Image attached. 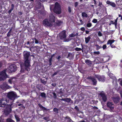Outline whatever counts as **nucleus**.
<instances>
[{
	"instance_id": "nucleus-1",
	"label": "nucleus",
	"mask_w": 122,
	"mask_h": 122,
	"mask_svg": "<svg viewBox=\"0 0 122 122\" xmlns=\"http://www.w3.org/2000/svg\"><path fill=\"white\" fill-rule=\"evenodd\" d=\"M49 19H46L44 20L43 24L45 26H52L55 25V18L53 14H50L49 15Z\"/></svg>"
},
{
	"instance_id": "nucleus-2",
	"label": "nucleus",
	"mask_w": 122,
	"mask_h": 122,
	"mask_svg": "<svg viewBox=\"0 0 122 122\" xmlns=\"http://www.w3.org/2000/svg\"><path fill=\"white\" fill-rule=\"evenodd\" d=\"M30 52L27 51H24L23 52V55L24 59L25 66V68L27 71L30 70V69L29 67L30 66V60L29 58L30 56Z\"/></svg>"
},
{
	"instance_id": "nucleus-3",
	"label": "nucleus",
	"mask_w": 122,
	"mask_h": 122,
	"mask_svg": "<svg viewBox=\"0 0 122 122\" xmlns=\"http://www.w3.org/2000/svg\"><path fill=\"white\" fill-rule=\"evenodd\" d=\"M7 96L10 100L14 101L15 98L17 97V95L15 92L11 91L10 92L8 93Z\"/></svg>"
},
{
	"instance_id": "nucleus-4",
	"label": "nucleus",
	"mask_w": 122,
	"mask_h": 122,
	"mask_svg": "<svg viewBox=\"0 0 122 122\" xmlns=\"http://www.w3.org/2000/svg\"><path fill=\"white\" fill-rule=\"evenodd\" d=\"M53 10L54 12L56 14H60L61 13V9L60 5L58 3H55Z\"/></svg>"
},
{
	"instance_id": "nucleus-5",
	"label": "nucleus",
	"mask_w": 122,
	"mask_h": 122,
	"mask_svg": "<svg viewBox=\"0 0 122 122\" xmlns=\"http://www.w3.org/2000/svg\"><path fill=\"white\" fill-rule=\"evenodd\" d=\"M8 77L5 73V71L4 70L0 73V80L3 81L7 78Z\"/></svg>"
},
{
	"instance_id": "nucleus-6",
	"label": "nucleus",
	"mask_w": 122,
	"mask_h": 122,
	"mask_svg": "<svg viewBox=\"0 0 122 122\" xmlns=\"http://www.w3.org/2000/svg\"><path fill=\"white\" fill-rule=\"evenodd\" d=\"M16 66L14 64H12L10 66L8 69V71L10 72H12L16 71ZM7 70H8L7 69Z\"/></svg>"
},
{
	"instance_id": "nucleus-7",
	"label": "nucleus",
	"mask_w": 122,
	"mask_h": 122,
	"mask_svg": "<svg viewBox=\"0 0 122 122\" xmlns=\"http://www.w3.org/2000/svg\"><path fill=\"white\" fill-rule=\"evenodd\" d=\"M99 95L104 102H105L107 100V97L105 95L104 93L102 92L99 93Z\"/></svg>"
},
{
	"instance_id": "nucleus-8",
	"label": "nucleus",
	"mask_w": 122,
	"mask_h": 122,
	"mask_svg": "<svg viewBox=\"0 0 122 122\" xmlns=\"http://www.w3.org/2000/svg\"><path fill=\"white\" fill-rule=\"evenodd\" d=\"M95 76L99 81L102 82L104 81L105 80V78L103 76H101L99 75H96Z\"/></svg>"
},
{
	"instance_id": "nucleus-9",
	"label": "nucleus",
	"mask_w": 122,
	"mask_h": 122,
	"mask_svg": "<svg viewBox=\"0 0 122 122\" xmlns=\"http://www.w3.org/2000/svg\"><path fill=\"white\" fill-rule=\"evenodd\" d=\"M0 87L2 89L5 90L6 89L10 88V86L7 85L6 83H3L0 86Z\"/></svg>"
},
{
	"instance_id": "nucleus-10",
	"label": "nucleus",
	"mask_w": 122,
	"mask_h": 122,
	"mask_svg": "<svg viewBox=\"0 0 122 122\" xmlns=\"http://www.w3.org/2000/svg\"><path fill=\"white\" fill-rule=\"evenodd\" d=\"M12 111L11 108V107H6L4 110V113L7 116Z\"/></svg>"
},
{
	"instance_id": "nucleus-11",
	"label": "nucleus",
	"mask_w": 122,
	"mask_h": 122,
	"mask_svg": "<svg viewBox=\"0 0 122 122\" xmlns=\"http://www.w3.org/2000/svg\"><path fill=\"white\" fill-rule=\"evenodd\" d=\"M66 31H63L60 34V37L61 39H65L66 37Z\"/></svg>"
},
{
	"instance_id": "nucleus-12",
	"label": "nucleus",
	"mask_w": 122,
	"mask_h": 122,
	"mask_svg": "<svg viewBox=\"0 0 122 122\" xmlns=\"http://www.w3.org/2000/svg\"><path fill=\"white\" fill-rule=\"evenodd\" d=\"M7 102L6 98H3L0 101V107L1 105H4L6 104Z\"/></svg>"
},
{
	"instance_id": "nucleus-13",
	"label": "nucleus",
	"mask_w": 122,
	"mask_h": 122,
	"mask_svg": "<svg viewBox=\"0 0 122 122\" xmlns=\"http://www.w3.org/2000/svg\"><path fill=\"white\" fill-rule=\"evenodd\" d=\"M60 100L61 101H63L68 102H70L71 103L73 102V101L70 98H66L64 99L62 98Z\"/></svg>"
},
{
	"instance_id": "nucleus-14",
	"label": "nucleus",
	"mask_w": 122,
	"mask_h": 122,
	"mask_svg": "<svg viewBox=\"0 0 122 122\" xmlns=\"http://www.w3.org/2000/svg\"><path fill=\"white\" fill-rule=\"evenodd\" d=\"M106 3L107 4L110 5L113 7H115L116 6V5L114 3L111 2L109 1H107Z\"/></svg>"
},
{
	"instance_id": "nucleus-15",
	"label": "nucleus",
	"mask_w": 122,
	"mask_h": 122,
	"mask_svg": "<svg viewBox=\"0 0 122 122\" xmlns=\"http://www.w3.org/2000/svg\"><path fill=\"white\" fill-rule=\"evenodd\" d=\"M87 78L88 79H90L92 81L94 85H95L96 84L97 81L94 78L92 77H88Z\"/></svg>"
},
{
	"instance_id": "nucleus-16",
	"label": "nucleus",
	"mask_w": 122,
	"mask_h": 122,
	"mask_svg": "<svg viewBox=\"0 0 122 122\" xmlns=\"http://www.w3.org/2000/svg\"><path fill=\"white\" fill-rule=\"evenodd\" d=\"M112 99L115 103H117L119 101V97H112Z\"/></svg>"
},
{
	"instance_id": "nucleus-17",
	"label": "nucleus",
	"mask_w": 122,
	"mask_h": 122,
	"mask_svg": "<svg viewBox=\"0 0 122 122\" xmlns=\"http://www.w3.org/2000/svg\"><path fill=\"white\" fill-rule=\"evenodd\" d=\"M107 105V107H112L114 106L113 103L110 101L108 102Z\"/></svg>"
},
{
	"instance_id": "nucleus-18",
	"label": "nucleus",
	"mask_w": 122,
	"mask_h": 122,
	"mask_svg": "<svg viewBox=\"0 0 122 122\" xmlns=\"http://www.w3.org/2000/svg\"><path fill=\"white\" fill-rule=\"evenodd\" d=\"M104 108V109L105 110H110V112L113 111L114 110V107H107V108L106 107H103Z\"/></svg>"
},
{
	"instance_id": "nucleus-19",
	"label": "nucleus",
	"mask_w": 122,
	"mask_h": 122,
	"mask_svg": "<svg viewBox=\"0 0 122 122\" xmlns=\"http://www.w3.org/2000/svg\"><path fill=\"white\" fill-rule=\"evenodd\" d=\"M115 41L114 40H109L107 42V45L110 44V45H112V44Z\"/></svg>"
},
{
	"instance_id": "nucleus-20",
	"label": "nucleus",
	"mask_w": 122,
	"mask_h": 122,
	"mask_svg": "<svg viewBox=\"0 0 122 122\" xmlns=\"http://www.w3.org/2000/svg\"><path fill=\"white\" fill-rule=\"evenodd\" d=\"M15 79L14 78H11L9 79L8 81L10 83H14L15 81Z\"/></svg>"
},
{
	"instance_id": "nucleus-21",
	"label": "nucleus",
	"mask_w": 122,
	"mask_h": 122,
	"mask_svg": "<svg viewBox=\"0 0 122 122\" xmlns=\"http://www.w3.org/2000/svg\"><path fill=\"white\" fill-rule=\"evenodd\" d=\"M91 38V37L89 36L87 37H85V39L86 43H88L90 41Z\"/></svg>"
},
{
	"instance_id": "nucleus-22",
	"label": "nucleus",
	"mask_w": 122,
	"mask_h": 122,
	"mask_svg": "<svg viewBox=\"0 0 122 122\" xmlns=\"http://www.w3.org/2000/svg\"><path fill=\"white\" fill-rule=\"evenodd\" d=\"M56 25L58 26H60L62 23V22L60 21H57L56 22Z\"/></svg>"
},
{
	"instance_id": "nucleus-23",
	"label": "nucleus",
	"mask_w": 122,
	"mask_h": 122,
	"mask_svg": "<svg viewBox=\"0 0 122 122\" xmlns=\"http://www.w3.org/2000/svg\"><path fill=\"white\" fill-rule=\"evenodd\" d=\"M82 16L83 17H86L87 16V14L85 12H83L82 13Z\"/></svg>"
},
{
	"instance_id": "nucleus-24",
	"label": "nucleus",
	"mask_w": 122,
	"mask_h": 122,
	"mask_svg": "<svg viewBox=\"0 0 122 122\" xmlns=\"http://www.w3.org/2000/svg\"><path fill=\"white\" fill-rule=\"evenodd\" d=\"M85 62L87 64H92V62L88 60H86Z\"/></svg>"
},
{
	"instance_id": "nucleus-25",
	"label": "nucleus",
	"mask_w": 122,
	"mask_h": 122,
	"mask_svg": "<svg viewBox=\"0 0 122 122\" xmlns=\"http://www.w3.org/2000/svg\"><path fill=\"white\" fill-rule=\"evenodd\" d=\"M6 122H15L10 118H8L7 119Z\"/></svg>"
},
{
	"instance_id": "nucleus-26",
	"label": "nucleus",
	"mask_w": 122,
	"mask_h": 122,
	"mask_svg": "<svg viewBox=\"0 0 122 122\" xmlns=\"http://www.w3.org/2000/svg\"><path fill=\"white\" fill-rule=\"evenodd\" d=\"M59 110V109H58L55 108L54 109L53 111H54L56 113H57L58 112V111Z\"/></svg>"
},
{
	"instance_id": "nucleus-27",
	"label": "nucleus",
	"mask_w": 122,
	"mask_h": 122,
	"mask_svg": "<svg viewBox=\"0 0 122 122\" xmlns=\"http://www.w3.org/2000/svg\"><path fill=\"white\" fill-rule=\"evenodd\" d=\"M96 49L97 50H99L100 48H102V47L101 46H99L98 45H96Z\"/></svg>"
},
{
	"instance_id": "nucleus-28",
	"label": "nucleus",
	"mask_w": 122,
	"mask_h": 122,
	"mask_svg": "<svg viewBox=\"0 0 122 122\" xmlns=\"http://www.w3.org/2000/svg\"><path fill=\"white\" fill-rule=\"evenodd\" d=\"M118 82H119L120 85L122 86V79H119L118 80Z\"/></svg>"
},
{
	"instance_id": "nucleus-29",
	"label": "nucleus",
	"mask_w": 122,
	"mask_h": 122,
	"mask_svg": "<svg viewBox=\"0 0 122 122\" xmlns=\"http://www.w3.org/2000/svg\"><path fill=\"white\" fill-rule=\"evenodd\" d=\"M75 36V34L73 33L70 34L69 35V37H74Z\"/></svg>"
},
{
	"instance_id": "nucleus-30",
	"label": "nucleus",
	"mask_w": 122,
	"mask_h": 122,
	"mask_svg": "<svg viewBox=\"0 0 122 122\" xmlns=\"http://www.w3.org/2000/svg\"><path fill=\"white\" fill-rule=\"evenodd\" d=\"M15 117L17 121H20V119L19 117L16 115H15Z\"/></svg>"
},
{
	"instance_id": "nucleus-31",
	"label": "nucleus",
	"mask_w": 122,
	"mask_h": 122,
	"mask_svg": "<svg viewBox=\"0 0 122 122\" xmlns=\"http://www.w3.org/2000/svg\"><path fill=\"white\" fill-rule=\"evenodd\" d=\"M41 96L43 97H46V94L44 93H42L41 94Z\"/></svg>"
},
{
	"instance_id": "nucleus-32",
	"label": "nucleus",
	"mask_w": 122,
	"mask_h": 122,
	"mask_svg": "<svg viewBox=\"0 0 122 122\" xmlns=\"http://www.w3.org/2000/svg\"><path fill=\"white\" fill-rule=\"evenodd\" d=\"M92 22L93 23H96L97 22V20L96 19H94L93 20Z\"/></svg>"
},
{
	"instance_id": "nucleus-33",
	"label": "nucleus",
	"mask_w": 122,
	"mask_h": 122,
	"mask_svg": "<svg viewBox=\"0 0 122 122\" xmlns=\"http://www.w3.org/2000/svg\"><path fill=\"white\" fill-rule=\"evenodd\" d=\"M92 25V24L91 23H88L87 24V26L88 27H91Z\"/></svg>"
},
{
	"instance_id": "nucleus-34",
	"label": "nucleus",
	"mask_w": 122,
	"mask_h": 122,
	"mask_svg": "<svg viewBox=\"0 0 122 122\" xmlns=\"http://www.w3.org/2000/svg\"><path fill=\"white\" fill-rule=\"evenodd\" d=\"M75 50L77 51H80L81 50V49L80 48L76 47L75 48Z\"/></svg>"
},
{
	"instance_id": "nucleus-35",
	"label": "nucleus",
	"mask_w": 122,
	"mask_h": 122,
	"mask_svg": "<svg viewBox=\"0 0 122 122\" xmlns=\"http://www.w3.org/2000/svg\"><path fill=\"white\" fill-rule=\"evenodd\" d=\"M117 19L118 18H117V19L115 20V22H114V24L115 26H116L117 25Z\"/></svg>"
},
{
	"instance_id": "nucleus-36",
	"label": "nucleus",
	"mask_w": 122,
	"mask_h": 122,
	"mask_svg": "<svg viewBox=\"0 0 122 122\" xmlns=\"http://www.w3.org/2000/svg\"><path fill=\"white\" fill-rule=\"evenodd\" d=\"M100 53L99 51L94 52L93 53L95 54L98 55Z\"/></svg>"
},
{
	"instance_id": "nucleus-37",
	"label": "nucleus",
	"mask_w": 122,
	"mask_h": 122,
	"mask_svg": "<svg viewBox=\"0 0 122 122\" xmlns=\"http://www.w3.org/2000/svg\"><path fill=\"white\" fill-rule=\"evenodd\" d=\"M113 75V74L112 73H111L109 74V76L110 77V78H111L114 79L115 78V77L114 76H112V75Z\"/></svg>"
},
{
	"instance_id": "nucleus-38",
	"label": "nucleus",
	"mask_w": 122,
	"mask_h": 122,
	"mask_svg": "<svg viewBox=\"0 0 122 122\" xmlns=\"http://www.w3.org/2000/svg\"><path fill=\"white\" fill-rule=\"evenodd\" d=\"M102 48L103 50L107 48V46L106 45H104L102 46Z\"/></svg>"
},
{
	"instance_id": "nucleus-39",
	"label": "nucleus",
	"mask_w": 122,
	"mask_h": 122,
	"mask_svg": "<svg viewBox=\"0 0 122 122\" xmlns=\"http://www.w3.org/2000/svg\"><path fill=\"white\" fill-rule=\"evenodd\" d=\"M98 35L99 36H101L102 35V34L100 31H99L98 32Z\"/></svg>"
},
{
	"instance_id": "nucleus-40",
	"label": "nucleus",
	"mask_w": 122,
	"mask_h": 122,
	"mask_svg": "<svg viewBox=\"0 0 122 122\" xmlns=\"http://www.w3.org/2000/svg\"><path fill=\"white\" fill-rule=\"evenodd\" d=\"M102 2H99V6L100 7H102Z\"/></svg>"
},
{
	"instance_id": "nucleus-41",
	"label": "nucleus",
	"mask_w": 122,
	"mask_h": 122,
	"mask_svg": "<svg viewBox=\"0 0 122 122\" xmlns=\"http://www.w3.org/2000/svg\"><path fill=\"white\" fill-rule=\"evenodd\" d=\"M54 7V6L53 5H51L50 6V9L51 11L52 10H53V7Z\"/></svg>"
},
{
	"instance_id": "nucleus-42",
	"label": "nucleus",
	"mask_w": 122,
	"mask_h": 122,
	"mask_svg": "<svg viewBox=\"0 0 122 122\" xmlns=\"http://www.w3.org/2000/svg\"><path fill=\"white\" fill-rule=\"evenodd\" d=\"M78 2H76L75 3V7H76L78 5Z\"/></svg>"
},
{
	"instance_id": "nucleus-43",
	"label": "nucleus",
	"mask_w": 122,
	"mask_h": 122,
	"mask_svg": "<svg viewBox=\"0 0 122 122\" xmlns=\"http://www.w3.org/2000/svg\"><path fill=\"white\" fill-rule=\"evenodd\" d=\"M41 81L42 83H44V84H45L46 83V81H44L43 80H41Z\"/></svg>"
},
{
	"instance_id": "nucleus-44",
	"label": "nucleus",
	"mask_w": 122,
	"mask_h": 122,
	"mask_svg": "<svg viewBox=\"0 0 122 122\" xmlns=\"http://www.w3.org/2000/svg\"><path fill=\"white\" fill-rule=\"evenodd\" d=\"M35 43L36 44H37L38 43V40H36V39H35Z\"/></svg>"
},
{
	"instance_id": "nucleus-45",
	"label": "nucleus",
	"mask_w": 122,
	"mask_h": 122,
	"mask_svg": "<svg viewBox=\"0 0 122 122\" xmlns=\"http://www.w3.org/2000/svg\"><path fill=\"white\" fill-rule=\"evenodd\" d=\"M68 11H69V12H71V8L70 7H68Z\"/></svg>"
},
{
	"instance_id": "nucleus-46",
	"label": "nucleus",
	"mask_w": 122,
	"mask_h": 122,
	"mask_svg": "<svg viewBox=\"0 0 122 122\" xmlns=\"http://www.w3.org/2000/svg\"><path fill=\"white\" fill-rule=\"evenodd\" d=\"M13 8H13V7L12 8H11V9L10 10H9V13H10L12 11L13 9Z\"/></svg>"
},
{
	"instance_id": "nucleus-47",
	"label": "nucleus",
	"mask_w": 122,
	"mask_h": 122,
	"mask_svg": "<svg viewBox=\"0 0 122 122\" xmlns=\"http://www.w3.org/2000/svg\"><path fill=\"white\" fill-rule=\"evenodd\" d=\"M110 46H111V47L112 48H114L115 47V46L113 45H111Z\"/></svg>"
},
{
	"instance_id": "nucleus-48",
	"label": "nucleus",
	"mask_w": 122,
	"mask_h": 122,
	"mask_svg": "<svg viewBox=\"0 0 122 122\" xmlns=\"http://www.w3.org/2000/svg\"><path fill=\"white\" fill-rule=\"evenodd\" d=\"M81 30L82 31H84L85 30V29L84 27H82L81 28Z\"/></svg>"
},
{
	"instance_id": "nucleus-49",
	"label": "nucleus",
	"mask_w": 122,
	"mask_h": 122,
	"mask_svg": "<svg viewBox=\"0 0 122 122\" xmlns=\"http://www.w3.org/2000/svg\"><path fill=\"white\" fill-rule=\"evenodd\" d=\"M48 118L47 117H44L43 119L45 120H47L48 119Z\"/></svg>"
},
{
	"instance_id": "nucleus-50",
	"label": "nucleus",
	"mask_w": 122,
	"mask_h": 122,
	"mask_svg": "<svg viewBox=\"0 0 122 122\" xmlns=\"http://www.w3.org/2000/svg\"><path fill=\"white\" fill-rule=\"evenodd\" d=\"M17 105L19 106H21L23 107L22 104H18Z\"/></svg>"
},
{
	"instance_id": "nucleus-51",
	"label": "nucleus",
	"mask_w": 122,
	"mask_h": 122,
	"mask_svg": "<svg viewBox=\"0 0 122 122\" xmlns=\"http://www.w3.org/2000/svg\"><path fill=\"white\" fill-rule=\"evenodd\" d=\"M70 40V39H68L65 41L68 42Z\"/></svg>"
},
{
	"instance_id": "nucleus-52",
	"label": "nucleus",
	"mask_w": 122,
	"mask_h": 122,
	"mask_svg": "<svg viewBox=\"0 0 122 122\" xmlns=\"http://www.w3.org/2000/svg\"><path fill=\"white\" fill-rule=\"evenodd\" d=\"M53 94L54 96V97H56V94L54 93H53Z\"/></svg>"
},
{
	"instance_id": "nucleus-53",
	"label": "nucleus",
	"mask_w": 122,
	"mask_h": 122,
	"mask_svg": "<svg viewBox=\"0 0 122 122\" xmlns=\"http://www.w3.org/2000/svg\"><path fill=\"white\" fill-rule=\"evenodd\" d=\"M75 108L77 111L79 110V109L78 108V107H75Z\"/></svg>"
},
{
	"instance_id": "nucleus-54",
	"label": "nucleus",
	"mask_w": 122,
	"mask_h": 122,
	"mask_svg": "<svg viewBox=\"0 0 122 122\" xmlns=\"http://www.w3.org/2000/svg\"><path fill=\"white\" fill-rule=\"evenodd\" d=\"M80 21L81 22V24H83V21H82V20H80Z\"/></svg>"
},
{
	"instance_id": "nucleus-55",
	"label": "nucleus",
	"mask_w": 122,
	"mask_h": 122,
	"mask_svg": "<svg viewBox=\"0 0 122 122\" xmlns=\"http://www.w3.org/2000/svg\"><path fill=\"white\" fill-rule=\"evenodd\" d=\"M89 31H86V33L87 34H88L89 33Z\"/></svg>"
},
{
	"instance_id": "nucleus-56",
	"label": "nucleus",
	"mask_w": 122,
	"mask_h": 122,
	"mask_svg": "<svg viewBox=\"0 0 122 122\" xmlns=\"http://www.w3.org/2000/svg\"><path fill=\"white\" fill-rule=\"evenodd\" d=\"M19 14L21 15H22V13L21 12H19Z\"/></svg>"
},
{
	"instance_id": "nucleus-57",
	"label": "nucleus",
	"mask_w": 122,
	"mask_h": 122,
	"mask_svg": "<svg viewBox=\"0 0 122 122\" xmlns=\"http://www.w3.org/2000/svg\"><path fill=\"white\" fill-rule=\"evenodd\" d=\"M93 0L94 2V3L95 4V5L96 4L97 2H96V1L95 0Z\"/></svg>"
},
{
	"instance_id": "nucleus-58",
	"label": "nucleus",
	"mask_w": 122,
	"mask_h": 122,
	"mask_svg": "<svg viewBox=\"0 0 122 122\" xmlns=\"http://www.w3.org/2000/svg\"><path fill=\"white\" fill-rule=\"evenodd\" d=\"M111 23H112V24H114V21H111Z\"/></svg>"
},
{
	"instance_id": "nucleus-59",
	"label": "nucleus",
	"mask_w": 122,
	"mask_h": 122,
	"mask_svg": "<svg viewBox=\"0 0 122 122\" xmlns=\"http://www.w3.org/2000/svg\"><path fill=\"white\" fill-rule=\"evenodd\" d=\"M57 73L56 72H55L54 74L53 75V76H54L57 74Z\"/></svg>"
},
{
	"instance_id": "nucleus-60",
	"label": "nucleus",
	"mask_w": 122,
	"mask_h": 122,
	"mask_svg": "<svg viewBox=\"0 0 122 122\" xmlns=\"http://www.w3.org/2000/svg\"><path fill=\"white\" fill-rule=\"evenodd\" d=\"M120 94H121V97L122 98V91H121V92H120Z\"/></svg>"
},
{
	"instance_id": "nucleus-61",
	"label": "nucleus",
	"mask_w": 122,
	"mask_h": 122,
	"mask_svg": "<svg viewBox=\"0 0 122 122\" xmlns=\"http://www.w3.org/2000/svg\"><path fill=\"white\" fill-rule=\"evenodd\" d=\"M93 108L94 109H97V107H93Z\"/></svg>"
},
{
	"instance_id": "nucleus-62",
	"label": "nucleus",
	"mask_w": 122,
	"mask_h": 122,
	"mask_svg": "<svg viewBox=\"0 0 122 122\" xmlns=\"http://www.w3.org/2000/svg\"><path fill=\"white\" fill-rule=\"evenodd\" d=\"M60 58H61V57L60 56H59L57 58V59H60Z\"/></svg>"
},
{
	"instance_id": "nucleus-63",
	"label": "nucleus",
	"mask_w": 122,
	"mask_h": 122,
	"mask_svg": "<svg viewBox=\"0 0 122 122\" xmlns=\"http://www.w3.org/2000/svg\"><path fill=\"white\" fill-rule=\"evenodd\" d=\"M118 16H119V17H121L122 16L121 15H118Z\"/></svg>"
},
{
	"instance_id": "nucleus-64",
	"label": "nucleus",
	"mask_w": 122,
	"mask_h": 122,
	"mask_svg": "<svg viewBox=\"0 0 122 122\" xmlns=\"http://www.w3.org/2000/svg\"><path fill=\"white\" fill-rule=\"evenodd\" d=\"M1 66H2L1 63H0V68Z\"/></svg>"
}]
</instances>
